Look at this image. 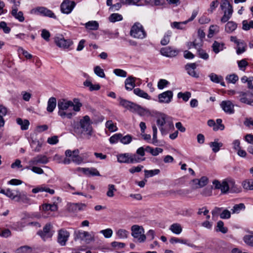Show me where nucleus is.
<instances>
[{"instance_id": "a878e982", "label": "nucleus", "mask_w": 253, "mask_h": 253, "mask_svg": "<svg viewBox=\"0 0 253 253\" xmlns=\"http://www.w3.org/2000/svg\"><path fill=\"white\" fill-rule=\"evenodd\" d=\"M229 191L231 193H239L241 191L240 188L235 184V181L231 178H227Z\"/></svg>"}, {"instance_id": "f8f14e48", "label": "nucleus", "mask_w": 253, "mask_h": 253, "mask_svg": "<svg viewBox=\"0 0 253 253\" xmlns=\"http://www.w3.org/2000/svg\"><path fill=\"white\" fill-rule=\"evenodd\" d=\"M69 231L65 229H61L58 232L57 242L62 246H65L70 237Z\"/></svg>"}, {"instance_id": "f704fd0d", "label": "nucleus", "mask_w": 253, "mask_h": 253, "mask_svg": "<svg viewBox=\"0 0 253 253\" xmlns=\"http://www.w3.org/2000/svg\"><path fill=\"white\" fill-rule=\"evenodd\" d=\"M237 27V25L235 22L232 21H229L225 25V30L226 32L231 33L236 29Z\"/></svg>"}, {"instance_id": "0eeeda50", "label": "nucleus", "mask_w": 253, "mask_h": 253, "mask_svg": "<svg viewBox=\"0 0 253 253\" xmlns=\"http://www.w3.org/2000/svg\"><path fill=\"white\" fill-rule=\"evenodd\" d=\"M131 236L140 242H144L146 240L144 229L142 226L133 225L131 227Z\"/></svg>"}, {"instance_id": "f257e3e1", "label": "nucleus", "mask_w": 253, "mask_h": 253, "mask_svg": "<svg viewBox=\"0 0 253 253\" xmlns=\"http://www.w3.org/2000/svg\"><path fill=\"white\" fill-rule=\"evenodd\" d=\"M82 105L80 100L78 98H74L73 101L65 99H60L57 104L58 115L63 119H71L75 115L71 107H73V110L75 112H79Z\"/></svg>"}, {"instance_id": "393cba45", "label": "nucleus", "mask_w": 253, "mask_h": 253, "mask_svg": "<svg viewBox=\"0 0 253 253\" xmlns=\"http://www.w3.org/2000/svg\"><path fill=\"white\" fill-rule=\"evenodd\" d=\"M191 185L194 189L202 188L206 185V178L202 177L200 179H194L191 181Z\"/></svg>"}, {"instance_id": "cd10ccee", "label": "nucleus", "mask_w": 253, "mask_h": 253, "mask_svg": "<svg viewBox=\"0 0 253 253\" xmlns=\"http://www.w3.org/2000/svg\"><path fill=\"white\" fill-rule=\"evenodd\" d=\"M136 78L133 77H129L126 79L125 88L127 90H131L135 86V82Z\"/></svg>"}, {"instance_id": "774afa93", "label": "nucleus", "mask_w": 253, "mask_h": 253, "mask_svg": "<svg viewBox=\"0 0 253 253\" xmlns=\"http://www.w3.org/2000/svg\"><path fill=\"white\" fill-rule=\"evenodd\" d=\"M94 73L98 77L104 78L105 77V75L104 71L99 66H97L94 68Z\"/></svg>"}, {"instance_id": "4468645a", "label": "nucleus", "mask_w": 253, "mask_h": 253, "mask_svg": "<svg viewBox=\"0 0 253 253\" xmlns=\"http://www.w3.org/2000/svg\"><path fill=\"white\" fill-rule=\"evenodd\" d=\"M212 184L214 186V189L220 190L222 194H226L229 191L227 178L223 180L221 182L218 180H214L213 181Z\"/></svg>"}, {"instance_id": "4be33fe9", "label": "nucleus", "mask_w": 253, "mask_h": 253, "mask_svg": "<svg viewBox=\"0 0 253 253\" xmlns=\"http://www.w3.org/2000/svg\"><path fill=\"white\" fill-rule=\"evenodd\" d=\"M16 198L15 201L17 202H21L23 203H29L30 199L28 197L27 194L24 192H20L19 190L16 191Z\"/></svg>"}, {"instance_id": "ea45409f", "label": "nucleus", "mask_w": 253, "mask_h": 253, "mask_svg": "<svg viewBox=\"0 0 253 253\" xmlns=\"http://www.w3.org/2000/svg\"><path fill=\"white\" fill-rule=\"evenodd\" d=\"M42 208L44 211H55L57 210L58 206L55 204H44L42 205Z\"/></svg>"}, {"instance_id": "c85d7f7f", "label": "nucleus", "mask_w": 253, "mask_h": 253, "mask_svg": "<svg viewBox=\"0 0 253 253\" xmlns=\"http://www.w3.org/2000/svg\"><path fill=\"white\" fill-rule=\"evenodd\" d=\"M197 67V65L195 63L187 64L185 66V69L187 70L188 74L194 77H198L195 69Z\"/></svg>"}, {"instance_id": "8fccbe9b", "label": "nucleus", "mask_w": 253, "mask_h": 253, "mask_svg": "<svg viewBox=\"0 0 253 253\" xmlns=\"http://www.w3.org/2000/svg\"><path fill=\"white\" fill-rule=\"evenodd\" d=\"M209 76L211 82L216 84L219 83L223 80V78L221 76H218L214 73H211Z\"/></svg>"}, {"instance_id": "bf43d9fd", "label": "nucleus", "mask_w": 253, "mask_h": 253, "mask_svg": "<svg viewBox=\"0 0 253 253\" xmlns=\"http://www.w3.org/2000/svg\"><path fill=\"white\" fill-rule=\"evenodd\" d=\"M239 78L238 76L235 74L228 75L226 77V80L229 83L235 84L238 80Z\"/></svg>"}, {"instance_id": "20e7f679", "label": "nucleus", "mask_w": 253, "mask_h": 253, "mask_svg": "<svg viewBox=\"0 0 253 253\" xmlns=\"http://www.w3.org/2000/svg\"><path fill=\"white\" fill-rule=\"evenodd\" d=\"M73 236L75 241H84L86 244H89L95 241L94 233L92 232H88L82 230H76Z\"/></svg>"}, {"instance_id": "79ce46f5", "label": "nucleus", "mask_w": 253, "mask_h": 253, "mask_svg": "<svg viewBox=\"0 0 253 253\" xmlns=\"http://www.w3.org/2000/svg\"><path fill=\"white\" fill-rule=\"evenodd\" d=\"M84 85L89 87L90 91L98 90L100 88V86L98 84H93L91 82L86 80L84 83Z\"/></svg>"}, {"instance_id": "c03bdc74", "label": "nucleus", "mask_w": 253, "mask_h": 253, "mask_svg": "<svg viewBox=\"0 0 253 253\" xmlns=\"http://www.w3.org/2000/svg\"><path fill=\"white\" fill-rule=\"evenodd\" d=\"M42 145V143L37 139L33 140L31 142V146L35 152H39Z\"/></svg>"}, {"instance_id": "9b49d317", "label": "nucleus", "mask_w": 253, "mask_h": 253, "mask_svg": "<svg viewBox=\"0 0 253 253\" xmlns=\"http://www.w3.org/2000/svg\"><path fill=\"white\" fill-rule=\"evenodd\" d=\"M76 3L70 0H64L61 4L60 9L62 13L69 14L73 11Z\"/></svg>"}, {"instance_id": "5fc2aeb1", "label": "nucleus", "mask_w": 253, "mask_h": 253, "mask_svg": "<svg viewBox=\"0 0 253 253\" xmlns=\"http://www.w3.org/2000/svg\"><path fill=\"white\" fill-rule=\"evenodd\" d=\"M191 96V92L186 91L185 92H180L177 94V97L178 98H182L185 102L187 101Z\"/></svg>"}, {"instance_id": "dca6fc26", "label": "nucleus", "mask_w": 253, "mask_h": 253, "mask_svg": "<svg viewBox=\"0 0 253 253\" xmlns=\"http://www.w3.org/2000/svg\"><path fill=\"white\" fill-rule=\"evenodd\" d=\"M162 55L168 57H172L176 56L179 53V50L170 46H167L162 48L160 50Z\"/></svg>"}, {"instance_id": "4d7b16f0", "label": "nucleus", "mask_w": 253, "mask_h": 253, "mask_svg": "<svg viewBox=\"0 0 253 253\" xmlns=\"http://www.w3.org/2000/svg\"><path fill=\"white\" fill-rule=\"evenodd\" d=\"M32 249L28 246L20 247L16 250V253H31Z\"/></svg>"}, {"instance_id": "412c9836", "label": "nucleus", "mask_w": 253, "mask_h": 253, "mask_svg": "<svg viewBox=\"0 0 253 253\" xmlns=\"http://www.w3.org/2000/svg\"><path fill=\"white\" fill-rule=\"evenodd\" d=\"M216 122L215 123L213 120H210L208 122V124L210 126L213 127L214 130L224 129V126L222 124V120L218 119L216 120Z\"/></svg>"}, {"instance_id": "a18cd8bd", "label": "nucleus", "mask_w": 253, "mask_h": 253, "mask_svg": "<svg viewBox=\"0 0 253 253\" xmlns=\"http://www.w3.org/2000/svg\"><path fill=\"white\" fill-rule=\"evenodd\" d=\"M219 29V28L217 25H211L209 29V34L208 35V37L210 38L212 37L214 35L218 33Z\"/></svg>"}, {"instance_id": "37998d69", "label": "nucleus", "mask_w": 253, "mask_h": 253, "mask_svg": "<svg viewBox=\"0 0 253 253\" xmlns=\"http://www.w3.org/2000/svg\"><path fill=\"white\" fill-rule=\"evenodd\" d=\"M86 205L84 203H75L70 205V208L75 211H83L86 208Z\"/></svg>"}, {"instance_id": "0e129e2a", "label": "nucleus", "mask_w": 253, "mask_h": 253, "mask_svg": "<svg viewBox=\"0 0 253 253\" xmlns=\"http://www.w3.org/2000/svg\"><path fill=\"white\" fill-rule=\"evenodd\" d=\"M242 28L244 30L248 31L251 28H253V21L251 20L249 23L247 20H243L242 22Z\"/></svg>"}, {"instance_id": "6ab92c4d", "label": "nucleus", "mask_w": 253, "mask_h": 253, "mask_svg": "<svg viewBox=\"0 0 253 253\" xmlns=\"http://www.w3.org/2000/svg\"><path fill=\"white\" fill-rule=\"evenodd\" d=\"M239 100L241 102L253 106V99L248 98V96H252L253 94L250 92H243L241 91L239 93Z\"/></svg>"}, {"instance_id": "423d86ee", "label": "nucleus", "mask_w": 253, "mask_h": 253, "mask_svg": "<svg viewBox=\"0 0 253 253\" xmlns=\"http://www.w3.org/2000/svg\"><path fill=\"white\" fill-rule=\"evenodd\" d=\"M130 35L131 37L142 39L146 37V33L144 31L143 26L139 23H135L131 27Z\"/></svg>"}, {"instance_id": "4c0bfd02", "label": "nucleus", "mask_w": 253, "mask_h": 253, "mask_svg": "<svg viewBox=\"0 0 253 253\" xmlns=\"http://www.w3.org/2000/svg\"><path fill=\"white\" fill-rule=\"evenodd\" d=\"M116 235L120 239H126L129 235V232L124 229H119L116 231Z\"/></svg>"}, {"instance_id": "bb28decb", "label": "nucleus", "mask_w": 253, "mask_h": 253, "mask_svg": "<svg viewBox=\"0 0 253 253\" xmlns=\"http://www.w3.org/2000/svg\"><path fill=\"white\" fill-rule=\"evenodd\" d=\"M11 14L13 17L20 22H23L25 20L23 13L21 11H18V8L11 9Z\"/></svg>"}, {"instance_id": "c756f323", "label": "nucleus", "mask_w": 253, "mask_h": 253, "mask_svg": "<svg viewBox=\"0 0 253 253\" xmlns=\"http://www.w3.org/2000/svg\"><path fill=\"white\" fill-rule=\"evenodd\" d=\"M130 153L121 154L117 156L118 162L120 163L130 164Z\"/></svg>"}, {"instance_id": "473e14b6", "label": "nucleus", "mask_w": 253, "mask_h": 253, "mask_svg": "<svg viewBox=\"0 0 253 253\" xmlns=\"http://www.w3.org/2000/svg\"><path fill=\"white\" fill-rule=\"evenodd\" d=\"M56 106V99L55 97H50L47 102V111L51 113L53 111Z\"/></svg>"}, {"instance_id": "2f4dec72", "label": "nucleus", "mask_w": 253, "mask_h": 253, "mask_svg": "<svg viewBox=\"0 0 253 253\" xmlns=\"http://www.w3.org/2000/svg\"><path fill=\"white\" fill-rule=\"evenodd\" d=\"M133 93L137 96L147 99L151 100V97L147 93L140 89L139 88H136L133 89Z\"/></svg>"}, {"instance_id": "7ed1b4c3", "label": "nucleus", "mask_w": 253, "mask_h": 253, "mask_svg": "<svg viewBox=\"0 0 253 253\" xmlns=\"http://www.w3.org/2000/svg\"><path fill=\"white\" fill-rule=\"evenodd\" d=\"M91 125L92 122L88 116H84L80 121L81 133L87 139L95 136Z\"/></svg>"}, {"instance_id": "2eb2a0df", "label": "nucleus", "mask_w": 253, "mask_h": 253, "mask_svg": "<svg viewBox=\"0 0 253 253\" xmlns=\"http://www.w3.org/2000/svg\"><path fill=\"white\" fill-rule=\"evenodd\" d=\"M48 162V158L42 155H39L32 159L29 164L30 166H37L40 164H46Z\"/></svg>"}, {"instance_id": "1a4fd4ad", "label": "nucleus", "mask_w": 253, "mask_h": 253, "mask_svg": "<svg viewBox=\"0 0 253 253\" xmlns=\"http://www.w3.org/2000/svg\"><path fill=\"white\" fill-rule=\"evenodd\" d=\"M54 42L57 46L64 49H69L73 44L71 40L65 39L62 35L55 37Z\"/></svg>"}, {"instance_id": "09e8293b", "label": "nucleus", "mask_w": 253, "mask_h": 253, "mask_svg": "<svg viewBox=\"0 0 253 253\" xmlns=\"http://www.w3.org/2000/svg\"><path fill=\"white\" fill-rule=\"evenodd\" d=\"M171 32L169 31H167L164 35L163 39L161 40V44L163 45H167L170 40V38L171 36Z\"/></svg>"}, {"instance_id": "de8ad7c7", "label": "nucleus", "mask_w": 253, "mask_h": 253, "mask_svg": "<svg viewBox=\"0 0 253 253\" xmlns=\"http://www.w3.org/2000/svg\"><path fill=\"white\" fill-rule=\"evenodd\" d=\"M210 146L212 148V150L213 152H217L220 148L223 146V144L221 142H218L217 141H214L209 143Z\"/></svg>"}, {"instance_id": "c9c22d12", "label": "nucleus", "mask_w": 253, "mask_h": 253, "mask_svg": "<svg viewBox=\"0 0 253 253\" xmlns=\"http://www.w3.org/2000/svg\"><path fill=\"white\" fill-rule=\"evenodd\" d=\"M16 123L20 126L22 130H27L28 129L30 123L27 120H22L21 118H17L16 119Z\"/></svg>"}, {"instance_id": "b1692460", "label": "nucleus", "mask_w": 253, "mask_h": 253, "mask_svg": "<svg viewBox=\"0 0 253 253\" xmlns=\"http://www.w3.org/2000/svg\"><path fill=\"white\" fill-rule=\"evenodd\" d=\"M133 113H136L141 116H146L148 117L151 115L150 111L147 109L141 107L140 106L135 104Z\"/></svg>"}, {"instance_id": "f03ea898", "label": "nucleus", "mask_w": 253, "mask_h": 253, "mask_svg": "<svg viewBox=\"0 0 253 253\" xmlns=\"http://www.w3.org/2000/svg\"><path fill=\"white\" fill-rule=\"evenodd\" d=\"M157 124L162 135L167 134L169 132L174 128L173 124L170 118L163 113H159L156 117Z\"/></svg>"}, {"instance_id": "58836bf2", "label": "nucleus", "mask_w": 253, "mask_h": 253, "mask_svg": "<svg viewBox=\"0 0 253 253\" xmlns=\"http://www.w3.org/2000/svg\"><path fill=\"white\" fill-rule=\"evenodd\" d=\"M224 46V43L214 41L212 45V50L215 53H218L220 51L223 49Z\"/></svg>"}, {"instance_id": "338daca9", "label": "nucleus", "mask_w": 253, "mask_h": 253, "mask_svg": "<svg viewBox=\"0 0 253 253\" xmlns=\"http://www.w3.org/2000/svg\"><path fill=\"white\" fill-rule=\"evenodd\" d=\"M220 218L223 219H229L231 217V212L227 210H223L219 214Z\"/></svg>"}, {"instance_id": "f3484780", "label": "nucleus", "mask_w": 253, "mask_h": 253, "mask_svg": "<svg viewBox=\"0 0 253 253\" xmlns=\"http://www.w3.org/2000/svg\"><path fill=\"white\" fill-rule=\"evenodd\" d=\"M203 42L201 40H195L193 42H189L187 43V46L189 49L195 48L197 49L200 57L203 59L205 58V55L201 53V47L202 46Z\"/></svg>"}, {"instance_id": "39448f33", "label": "nucleus", "mask_w": 253, "mask_h": 253, "mask_svg": "<svg viewBox=\"0 0 253 253\" xmlns=\"http://www.w3.org/2000/svg\"><path fill=\"white\" fill-rule=\"evenodd\" d=\"M220 7L223 12V15L221 18L222 23L227 22L232 17L233 8L229 0H222Z\"/></svg>"}, {"instance_id": "72a5a7b5", "label": "nucleus", "mask_w": 253, "mask_h": 253, "mask_svg": "<svg viewBox=\"0 0 253 253\" xmlns=\"http://www.w3.org/2000/svg\"><path fill=\"white\" fill-rule=\"evenodd\" d=\"M169 230L174 234H180L182 231L181 225L177 223L172 224L169 227Z\"/></svg>"}, {"instance_id": "ddd939ff", "label": "nucleus", "mask_w": 253, "mask_h": 253, "mask_svg": "<svg viewBox=\"0 0 253 253\" xmlns=\"http://www.w3.org/2000/svg\"><path fill=\"white\" fill-rule=\"evenodd\" d=\"M172 97V91L171 90H167L158 95V102L160 103L168 104L171 101Z\"/></svg>"}, {"instance_id": "7c9ffc66", "label": "nucleus", "mask_w": 253, "mask_h": 253, "mask_svg": "<svg viewBox=\"0 0 253 253\" xmlns=\"http://www.w3.org/2000/svg\"><path fill=\"white\" fill-rule=\"evenodd\" d=\"M214 229L216 232H221L223 234L227 233L228 231V228L224 226V222L222 220H219L217 222Z\"/></svg>"}, {"instance_id": "6e6d98bb", "label": "nucleus", "mask_w": 253, "mask_h": 253, "mask_svg": "<svg viewBox=\"0 0 253 253\" xmlns=\"http://www.w3.org/2000/svg\"><path fill=\"white\" fill-rule=\"evenodd\" d=\"M243 239L247 245L253 247V232L245 235Z\"/></svg>"}, {"instance_id": "603ef678", "label": "nucleus", "mask_w": 253, "mask_h": 253, "mask_svg": "<svg viewBox=\"0 0 253 253\" xmlns=\"http://www.w3.org/2000/svg\"><path fill=\"white\" fill-rule=\"evenodd\" d=\"M242 186L245 189L253 190V179H248L242 182Z\"/></svg>"}, {"instance_id": "680f3d73", "label": "nucleus", "mask_w": 253, "mask_h": 253, "mask_svg": "<svg viewBox=\"0 0 253 253\" xmlns=\"http://www.w3.org/2000/svg\"><path fill=\"white\" fill-rule=\"evenodd\" d=\"M105 126L111 132H114L117 130V126L111 120L107 121Z\"/></svg>"}, {"instance_id": "13d9d810", "label": "nucleus", "mask_w": 253, "mask_h": 253, "mask_svg": "<svg viewBox=\"0 0 253 253\" xmlns=\"http://www.w3.org/2000/svg\"><path fill=\"white\" fill-rule=\"evenodd\" d=\"M160 172V171L159 169H155L153 170H144L145 177L149 178L152 177L154 175L159 174Z\"/></svg>"}, {"instance_id": "a19ab883", "label": "nucleus", "mask_w": 253, "mask_h": 253, "mask_svg": "<svg viewBox=\"0 0 253 253\" xmlns=\"http://www.w3.org/2000/svg\"><path fill=\"white\" fill-rule=\"evenodd\" d=\"M130 164L140 163L145 160V158H142L136 154L130 153Z\"/></svg>"}, {"instance_id": "e433bc0d", "label": "nucleus", "mask_w": 253, "mask_h": 253, "mask_svg": "<svg viewBox=\"0 0 253 253\" xmlns=\"http://www.w3.org/2000/svg\"><path fill=\"white\" fill-rule=\"evenodd\" d=\"M7 113V108L3 105L0 104V126H4V121L3 117L6 115Z\"/></svg>"}, {"instance_id": "9d476101", "label": "nucleus", "mask_w": 253, "mask_h": 253, "mask_svg": "<svg viewBox=\"0 0 253 253\" xmlns=\"http://www.w3.org/2000/svg\"><path fill=\"white\" fill-rule=\"evenodd\" d=\"M51 225L50 224H46L43 228L42 230L38 232V234L41 237L43 241H46L51 239L53 233L51 231Z\"/></svg>"}, {"instance_id": "49530a36", "label": "nucleus", "mask_w": 253, "mask_h": 253, "mask_svg": "<svg viewBox=\"0 0 253 253\" xmlns=\"http://www.w3.org/2000/svg\"><path fill=\"white\" fill-rule=\"evenodd\" d=\"M85 28L91 30H96L99 28V24L95 21H89L85 23Z\"/></svg>"}, {"instance_id": "3c124183", "label": "nucleus", "mask_w": 253, "mask_h": 253, "mask_svg": "<svg viewBox=\"0 0 253 253\" xmlns=\"http://www.w3.org/2000/svg\"><path fill=\"white\" fill-rule=\"evenodd\" d=\"M245 209V206L243 203L235 205L231 210L232 213H239L242 210Z\"/></svg>"}, {"instance_id": "69168bd1", "label": "nucleus", "mask_w": 253, "mask_h": 253, "mask_svg": "<svg viewBox=\"0 0 253 253\" xmlns=\"http://www.w3.org/2000/svg\"><path fill=\"white\" fill-rule=\"evenodd\" d=\"M122 137L121 133H116L111 136L109 138V141L111 144H115L118 142L119 140L121 141Z\"/></svg>"}, {"instance_id": "a211bd4d", "label": "nucleus", "mask_w": 253, "mask_h": 253, "mask_svg": "<svg viewBox=\"0 0 253 253\" xmlns=\"http://www.w3.org/2000/svg\"><path fill=\"white\" fill-rule=\"evenodd\" d=\"M220 105L221 108L225 113L229 114H232L234 113V106L231 101H222Z\"/></svg>"}, {"instance_id": "e2e57ef3", "label": "nucleus", "mask_w": 253, "mask_h": 253, "mask_svg": "<svg viewBox=\"0 0 253 253\" xmlns=\"http://www.w3.org/2000/svg\"><path fill=\"white\" fill-rule=\"evenodd\" d=\"M132 140V136L129 134H127L124 136L122 134L120 142L125 145L129 144Z\"/></svg>"}, {"instance_id": "6e6552de", "label": "nucleus", "mask_w": 253, "mask_h": 253, "mask_svg": "<svg viewBox=\"0 0 253 253\" xmlns=\"http://www.w3.org/2000/svg\"><path fill=\"white\" fill-rule=\"evenodd\" d=\"M32 14L41 15L44 16H47L51 18H55L56 16L49 9L43 6H38L33 8L30 11Z\"/></svg>"}, {"instance_id": "aec40b11", "label": "nucleus", "mask_w": 253, "mask_h": 253, "mask_svg": "<svg viewBox=\"0 0 253 253\" xmlns=\"http://www.w3.org/2000/svg\"><path fill=\"white\" fill-rule=\"evenodd\" d=\"M78 170L82 171L84 174L87 176H100L98 170L94 168H79Z\"/></svg>"}, {"instance_id": "052dcab7", "label": "nucleus", "mask_w": 253, "mask_h": 253, "mask_svg": "<svg viewBox=\"0 0 253 253\" xmlns=\"http://www.w3.org/2000/svg\"><path fill=\"white\" fill-rule=\"evenodd\" d=\"M32 166H27L25 169H31L33 172L39 174H42L44 173V171L42 169L39 167H36L35 166H33V167H32Z\"/></svg>"}, {"instance_id": "864d4df0", "label": "nucleus", "mask_w": 253, "mask_h": 253, "mask_svg": "<svg viewBox=\"0 0 253 253\" xmlns=\"http://www.w3.org/2000/svg\"><path fill=\"white\" fill-rule=\"evenodd\" d=\"M109 20L111 22H116L123 20V16L119 13H113L110 15Z\"/></svg>"}, {"instance_id": "5701e85b", "label": "nucleus", "mask_w": 253, "mask_h": 253, "mask_svg": "<svg viewBox=\"0 0 253 253\" xmlns=\"http://www.w3.org/2000/svg\"><path fill=\"white\" fill-rule=\"evenodd\" d=\"M119 104L124 108L132 112L133 109H135L134 106H135L136 104L127 100L120 98H119Z\"/></svg>"}]
</instances>
